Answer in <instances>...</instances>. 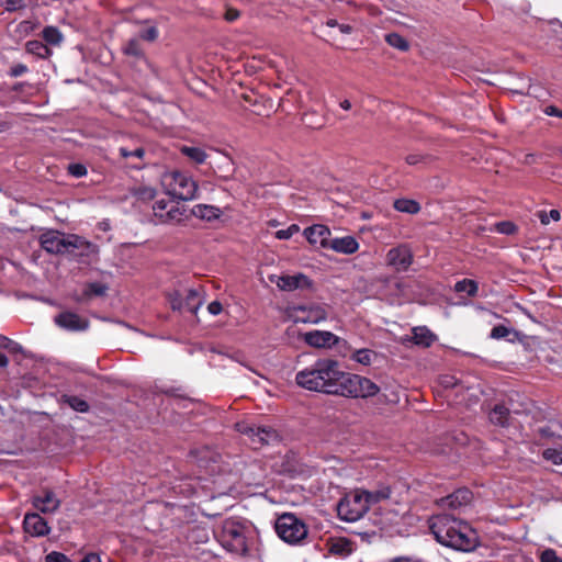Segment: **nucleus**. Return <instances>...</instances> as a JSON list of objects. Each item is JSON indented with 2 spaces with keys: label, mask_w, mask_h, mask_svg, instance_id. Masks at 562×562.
<instances>
[{
  "label": "nucleus",
  "mask_w": 562,
  "mask_h": 562,
  "mask_svg": "<svg viewBox=\"0 0 562 562\" xmlns=\"http://www.w3.org/2000/svg\"><path fill=\"white\" fill-rule=\"evenodd\" d=\"M218 541L227 551L245 553L247 551L246 527L234 518L224 520Z\"/></svg>",
  "instance_id": "39448f33"
},
{
  "label": "nucleus",
  "mask_w": 562,
  "mask_h": 562,
  "mask_svg": "<svg viewBox=\"0 0 562 562\" xmlns=\"http://www.w3.org/2000/svg\"><path fill=\"white\" fill-rule=\"evenodd\" d=\"M192 213L194 216L205 220V221H213V220L218 218L222 215L221 209H218L214 205H206V204L194 205L192 209Z\"/></svg>",
  "instance_id": "5701e85b"
},
{
  "label": "nucleus",
  "mask_w": 562,
  "mask_h": 562,
  "mask_svg": "<svg viewBox=\"0 0 562 562\" xmlns=\"http://www.w3.org/2000/svg\"><path fill=\"white\" fill-rule=\"evenodd\" d=\"M413 262V254L407 245H400L391 248L386 254L389 267L401 272L406 271Z\"/></svg>",
  "instance_id": "f8f14e48"
},
{
  "label": "nucleus",
  "mask_w": 562,
  "mask_h": 562,
  "mask_svg": "<svg viewBox=\"0 0 562 562\" xmlns=\"http://www.w3.org/2000/svg\"><path fill=\"white\" fill-rule=\"evenodd\" d=\"M161 183L167 193L176 199L191 201L199 198L196 181L186 172H166L161 177Z\"/></svg>",
  "instance_id": "20e7f679"
},
{
  "label": "nucleus",
  "mask_w": 562,
  "mask_h": 562,
  "mask_svg": "<svg viewBox=\"0 0 562 562\" xmlns=\"http://www.w3.org/2000/svg\"><path fill=\"white\" fill-rule=\"evenodd\" d=\"M45 562H72L67 555L64 553L52 551L45 557Z\"/></svg>",
  "instance_id": "c03bdc74"
},
{
  "label": "nucleus",
  "mask_w": 562,
  "mask_h": 562,
  "mask_svg": "<svg viewBox=\"0 0 562 562\" xmlns=\"http://www.w3.org/2000/svg\"><path fill=\"white\" fill-rule=\"evenodd\" d=\"M543 459L552 462L555 465L562 464V449L549 448L542 452Z\"/></svg>",
  "instance_id": "e433bc0d"
},
{
  "label": "nucleus",
  "mask_w": 562,
  "mask_h": 562,
  "mask_svg": "<svg viewBox=\"0 0 562 562\" xmlns=\"http://www.w3.org/2000/svg\"><path fill=\"white\" fill-rule=\"evenodd\" d=\"M26 50H27V53L35 55L37 57H41V58H46L52 53L46 44H44L37 40L29 41L26 43Z\"/></svg>",
  "instance_id": "c85d7f7f"
},
{
  "label": "nucleus",
  "mask_w": 562,
  "mask_h": 562,
  "mask_svg": "<svg viewBox=\"0 0 562 562\" xmlns=\"http://www.w3.org/2000/svg\"><path fill=\"white\" fill-rule=\"evenodd\" d=\"M339 31L342 33V34H351L353 29L351 25L349 24H344V23H339V26H338Z\"/></svg>",
  "instance_id": "bf43d9fd"
},
{
  "label": "nucleus",
  "mask_w": 562,
  "mask_h": 562,
  "mask_svg": "<svg viewBox=\"0 0 562 562\" xmlns=\"http://www.w3.org/2000/svg\"><path fill=\"white\" fill-rule=\"evenodd\" d=\"M8 363H9L8 357L4 353L0 352V368L7 367Z\"/></svg>",
  "instance_id": "680f3d73"
},
{
  "label": "nucleus",
  "mask_w": 562,
  "mask_h": 562,
  "mask_svg": "<svg viewBox=\"0 0 562 562\" xmlns=\"http://www.w3.org/2000/svg\"><path fill=\"white\" fill-rule=\"evenodd\" d=\"M27 71V67L23 64H18L15 66H13L10 70V75L12 77H20L22 76L23 74H25Z\"/></svg>",
  "instance_id": "864d4df0"
},
{
  "label": "nucleus",
  "mask_w": 562,
  "mask_h": 562,
  "mask_svg": "<svg viewBox=\"0 0 562 562\" xmlns=\"http://www.w3.org/2000/svg\"><path fill=\"white\" fill-rule=\"evenodd\" d=\"M32 505L43 514H54L60 507V499L50 490H43L32 497Z\"/></svg>",
  "instance_id": "dca6fc26"
},
{
  "label": "nucleus",
  "mask_w": 562,
  "mask_h": 562,
  "mask_svg": "<svg viewBox=\"0 0 562 562\" xmlns=\"http://www.w3.org/2000/svg\"><path fill=\"white\" fill-rule=\"evenodd\" d=\"M559 117H560V119H562V110H561V112H560V116H559Z\"/></svg>",
  "instance_id": "774afa93"
},
{
  "label": "nucleus",
  "mask_w": 562,
  "mask_h": 562,
  "mask_svg": "<svg viewBox=\"0 0 562 562\" xmlns=\"http://www.w3.org/2000/svg\"><path fill=\"white\" fill-rule=\"evenodd\" d=\"M41 245L50 254H63L66 251L65 235L59 232L49 231L42 234Z\"/></svg>",
  "instance_id": "6ab92c4d"
},
{
  "label": "nucleus",
  "mask_w": 562,
  "mask_h": 562,
  "mask_svg": "<svg viewBox=\"0 0 562 562\" xmlns=\"http://www.w3.org/2000/svg\"><path fill=\"white\" fill-rule=\"evenodd\" d=\"M0 348L7 349L11 352H20L22 350L21 345L11 340L10 338L0 334Z\"/></svg>",
  "instance_id": "ea45409f"
},
{
  "label": "nucleus",
  "mask_w": 562,
  "mask_h": 562,
  "mask_svg": "<svg viewBox=\"0 0 562 562\" xmlns=\"http://www.w3.org/2000/svg\"><path fill=\"white\" fill-rule=\"evenodd\" d=\"M67 403L69 404V406L71 408H74L75 411L80 412V413H85L89 409L88 403L77 396L68 397Z\"/></svg>",
  "instance_id": "58836bf2"
},
{
  "label": "nucleus",
  "mask_w": 562,
  "mask_h": 562,
  "mask_svg": "<svg viewBox=\"0 0 562 562\" xmlns=\"http://www.w3.org/2000/svg\"><path fill=\"white\" fill-rule=\"evenodd\" d=\"M276 532L289 544H300L307 537L306 525L293 514H283L276 521Z\"/></svg>",
  "instance_id": "0eeeda50"
},
{
  "label": "nucleus",
  "mask_w": 562,
  "mask_h": 562,
  "mask_svg": "<svg viewBox=\"0 0 562 562\" xmlns=\"http://www.w3.org/2000/svg\"><path fill=\"white\" fill-rule=\"evenodd\" d=\"M477 289V283L470 279L458 281L454 285L457 292H465L469 296L476 295Z\"/></svg>",
  "instance_id": "473e14b6"
},
{
  "label": "nucleus",
  "mask_w": 562,
  "mask_h": 562,
  "mask_svg": "<svg viewBox=\"0 0 562 562\" xmlns=\"http://www.w3.org/2000/svg\"><path fill=\"white\" fill-rule=\"evenodd\" d=\"M386 43L400 50H407L408 49V43L407 41L397 33H390L385 36Z\"/></svg>",
  "instance_id": "72a5a7b5"
},
{
  "label": "nucleus",
  "mask_w": 562,
  "mask_h": 562,
  "mask_svg": "<svg viewBox=\"0 0 562 562\" xmlns=\"http://www.w3.org/2000/svg\"><path fill=\"white\" fill-rule=\"evenodd\" d=\"M0 4L7 10H16L22 7L23 0H0Z\"/></svg>",
  "instance_id": "3c124183"
},
{
  "label": "nucleus",
  "mask_w": 562,
  "mask_h": 562,
  "mask_svg": "<svg viewBox=\"0 0 562 562\" xmlns=\"http://www.w3.org/2000/svg\"><path fill=\"white\" fill-rule=\"evenodd\" d=\"M288 315L294 323L317 325L327 319L328 312L323 304L293 305Z\"/></svg>",
  "instance_id": "6e6552de"
},
{
  "label": "nucleus",
  "mask_w": 562,
  "mask_h": 562,
  "mask_svg": "<svg viewBox=\"0 0 562 562\" xmlns=\"http://www.w3.org/2000/svg\"><path fill=\"white\" fill-rule=\"evenodd\" d=\"M66 251L69 248L81 249L83 254L90 255L98 252V247L78 235H65Z\"/></svg>",
  "instance_id": "412c9836"
},
{
  "label": "nucleus",
  "mask_w": 562,
  "mask_h": 562,
  "mask_svg": "<svg viewBox=\"0 0 562 562\" xmlns=\"http://www.w3.org/2000/svg\"><path fill=\"white\" fill-rule=\"evenodd\" d=\"M123 52L126 55L139 57L143 55V49L140 47V43L138 38L130 40L125 46L123 47Z\"/></svg>",
  "instance_id": "f704fd0d"
},
{
  "label": "nucleus",
  "mask_w": 562,
  "mask_h": 562,
  "mask_svg": "<svg viewBox=\"0 0 562 562\" xmlns=\"http://www.w3.org/2000/svg\"><path fill=\"white\" fill-rule=\"evenodd\" d=\"M329 552L331 554L347 557L353 552V543L347 538H339L330 544Z\"/></svg>",
  "instance_id": "a878e982"
},
{
  "label": "nucleus",
  "mask_w": 562,
  "mask_h": 562,
  "mask_svg": "<svg viewBox=\"0 0 562 562\" xmlns=\"http://www.w3.org/2000/svg\"><path fill=\"white\" fill-rule=\"evenodd\" d=\"M54 322L58 327L69 331H83L89 327L88 318L70 311L59 313Z\"/></svg>",
  "instance_id": "4468645a"
},
{
  "label": "nucleus",
  "mask_w": 562,
  "mask_h": 562,
  "mask_svg": "<svg viewBox=\"0 0 562 562\" xmlns=\"http://www.w3.org/2000/svg\"><path fill=\"white\" fill-rule=\"evenodd\" d=\"M207 311L210 314L212 315H218L222 313L223 311V306H222V303L218 302V301H213L211 302L209 305H207Z\"/></svg>",
  "instance_id": "603ef678"
},
{
  "label": "nucleus",
  "mask_w": 562,
  "mask_h": 562,
  "mask_svg": "<svg viewBox=\"0 0 562 562\" xmlns=\"http://www.w3.org/2000/svg\"><path fill=\"white\" fill-rule=\"evenodd\" d=\"M429 527L436 540L446 547L471 551L476 546V533L470 525L450 515L431 517Z\"/></svg>",
  "instance_id": "f257e3e1"
},
{
  "label": "nucleus",
  "mask_w": 562,
  "mask_h": 562,
  "mask_svg": "<svg viewBox=\"0 0 562 562\" xmlns=\"http://www.w3.org/2000/svg\"><path fill=\"white\" fill-rule=\"evenodd\" d=\"M540 562H562V558L558 555L555 550L549 548L541 552Z\"/></svg>",
  "instance_id": "79ce46f5"
},
{
  "label": "nucleus",
  "mask_w": 562,
  "mask_h": 562,
  "mask_svg": "<svg viewBox=\"0 0 562 562\" xmlns=\"http://www.w3.org/2000/svg\"><path fill=\"white\" fill-rule=\"evenodd\" d=\"M495 228L498 233L502 234H513L515 232V225L512 222H499L495 225Z\"/></svg>",
  "instance_id": "49530a36"
},
{
  "label": "nucleus",
  "mask_w": 562,
  "mask_h": 562,
  "mask_svg": "<svg viewBox=\"0 0 562 562\" xmlns=\"http://www.w3.org/2000/svg\"><path fill=\"white\" fill-rule=\"evenodd\" d=\"M236 428L240 434L247 436L250 439L251 445L255 447L269 443L271 440L277 438L276 431L270 427L238 423L236 424Z\"/></svg>",
  "instance_id": "9d476101"
},
{
  "label": "nucleus",
  "mask_w": 562,
  "mask_h": 562,
  "mask_svg": "<svg viewBox=\"0 0 562 562\" xmlns=\"http://www.w3.org/2000/svg\"><path fill=\"white\" fill-rule=\"evenodd\" d=\"M144 154H145V150L142 147H138L134 150H128L125 147L120 148V155L125 159L131 158V157H136V158L142 159Z\"/></svg>",
  "instance_id": "37998d69"
},
{
  "label": "nucleus",
  "mask_w": 562,
  "mask_h": 562,
  "mask_svg": "<svg viewBox=\"0 0 562 562\" xmlns=\"http://www.w3.org/2000/svg\"><path fill=\"white\" fill-rule=\"evenodd\" d=\"M359 243L353 236L331 238L329 248L338 254L352 255L359 250Z\"/></svg>",
  "instance_id": "aec40b11"
},
{
  "label": "nucleus",
  "mask_w": 562,
  "mask_h": 562,
  "mask_svg": "<svg viewBox=\"0 0 562 562\" xmlns=\"http://www.w3.org/2000/svg\"><path fill=\"white\" fill-rule=\"evenodd\" d=\"M307 241L313 246H318L324 249H328L330 245V229L322 224H315L306 227L303 232Z\"/></svg>",
  "instance_id": "f3484780"
},
{
  "label": "nucleus",
  "mask_w": 562,
  "mask_h": 562,
  "mask_svg": "<svg viewBox=\"0 0 562 562\" xmlns=\"http://www.w3.org/2000/svg\"><path fill=\"white\" fill-rule=\"evenodd\" d=\"M390 497L389 490H381L376 492H367L366 491V499H368V508L370 505L381 502L382 499H386Z\"/></svg>",
  "instance_id": "c9c22d12"
},
{
  "label": "nucleus",
  "mask_w": 562,
  "mask_h": 562,
  "mask_svg": "<svg viewBox=\"0 0 562 562\" xmlns=\"http://www.w3.org/2000/svg\"><path fill=\"white\" fill-rule=\"evenodd\" d=\"M42 36H43L44 41L46 42V44L54 45V46H58L63 42V38H64L61 32L55 26H46L42 31Z\"/></svg>",
  "instance_id": "c756f323"
},
{
  "label": "nucleus",
  "mask_w": 562,
  "mask_h": 562,
  "mask_svg": "<svg viewBox=\"0 0 562 562\" xmlns=\"http://www.w3.org/2000/svg\"><path fill=\"white\" fill-rule=\"evenodd\" d=\"M299 231H300L299 225L292 224L285 229H280V231L276 232V238H278L280 240L290 239Z\"/></svg>",
  "instance_id": "a19ab883"
},
{
  "label": "nucleus",
  "mask_w": 562,
  "mask_h": 562,
  "mask_svg": "<svg viewBox=\"0 0 562 562\" xmlns=\"http://www.w3.org/2000/svg\"><path fill=\"white\" fill-rule=\"evenodd\" d=\"M509 411L504 405H496L490 413V420L499 426L507 424Z\"/></svg>",
  "instance_id": "7c9ffc66"
},
{
  "label": "nucleus",
  "mask_w": 562,
  "mask_h": 562,
  "mask_svg": "<svg viewBox=\"0 0 562 562\" xmlns=\"http://www.w3.org/2000/svg\"><path fill=\"white\" fill-rule=\"evenodd\" d=\"M237 16H238V13L237 12H232V11H228L227 15H226L227 20H231V21L236 19Z\"/></svg>",
  "instance_id": "69168bd1"
},
{
  "label": "nucleus",
  "mask_w": 562,
  "mask_h": 562,
  "mask_svg": "<svg viewBox=\"0 0 562 562\" xmlns=\"http://www.w3.org/2000/svg\"><path fill=\"white\" fill-rule=\"evenodd\" d=\"M105 290H106V288L101 285V284L94 283V284L90 285V292L95 294V295L104 294Z\"/></svg>",
  "instance_id": "4d7b16f0"
},
{
  "label": "nucleus",
  "mask_w": 562,
  "mask_h": 562,
  "mask_svg": "<svg viewBox=\"0 0 562 562\" xmlns=\"http://www.w3.org/2000/svg\"><path fill=\"white\" fill-rule=\"evenodd\" d=\"M340 106H341V109H344V110H350V108H351V103H350V101H349V100H344V101H341V102H340Z\"/></svg>",
  "instance_id": "0e129e2a"
},
{
  "label": "nucleus",
  "mask_w": 562,
  "mask_h": 562,
  "mask_svg": "<svg viewBox=\"0 0 562 562\" xmlns=\"http://www.w3.org/2000/svg\"><path fill=\"white\" fill-rule=\"evenodd\" d=\"M326 25L329 26V27H338L339 23L335 19H329V20L326 21Z\"/></svg>",
  "instance_id": "e2e57ef3"
},
{
  "label": "nucleus",
  "mask_w": 562,
  "mask_h": 562,
  "mask_svg": "<svg viewBox=\"0 0 562 562\" xmlns=\"http://www.w3.org/2000/svg\"><path fill=\"white\" fill-rule=\"evenodd\" d=\"M68 170L72 176L77 178L83 177L87 173V168L81 164L69 165Z\"/></svg>",
  "instance_id": "de8ad7c7"
},
{
  "label": "nucleus",
  "mask_w": 562,
  "mask_h": 562,
  "mask_svg": "<svg viewBox=\"0 0 562 562\" xmlns=\"http://www.w3.org/2000/svg\"><path fill=\"white\" fill-rule=\"evenodd\" d=\"M269 281L274 283L281 291H294L299 289H310L312 286L311 279L304 273L293 276H269Z\"/></svg>",
  "instance_id": "9b49d317"
},
{
  "label": "nucleus",
  "mask_w": 562,
  "mask_h": 562,
  "mask_svg": "<svg viewBox=\"0 0 562 562\" xmlns=\"http://www.w3.org/2000/svg\"><path fill=\"white\" fill-rule=\"evenodd\" d=\"M158 36V31L155 26H150L139 33V37L146 41H155Z\"/></svg>",
  "instance_id": "09e8293b"
},
{
  "label": "nucleus",
  "mask_w": 562,
  "mask_h": 562,
  "mask_svg": "<svg viewBox=\"0 0 562 562\" xmlns=\"http://www.w3.org/2000/svg\"><path fill=\"white\" fill-rule=\"evenodd\" d=\"M337 374L338 362L329 358H321L312 366L297 371L295 383L307 391L331 394Z\"/></svg>",
  "instance_id": "f03ea898"
},
{
  "label": "nucleus",
  "mask_w": 562,
  "mask_h": 562,
  "mask_svg": "<svg viewBox=\"0 0 562 562\" xmlns=\"http://www.w3.org/2000/svg\"><path fill=\"white\" fill-rule=\"evenodd\" d=\"M303 341L315 349H333L335 347H347L345 339L329 330L314 329L302 334Z\"/></svg>",
  "instance_id": "1a4fd4ad"
},
{
  "label": "nucleus",
  "mask_w": 562,
  "mask_h": 562,
  "mask_svg": "<svg viewBox=\"0 0 562 562\" xmlns=\"http://www.w3.org/2000/svg\"><path fill=\"white\" fill-rule=\"evenodd\" d=\"M79 562H102L101 558L97 553H87L82 557V559Z\"/></svg>",
  "instance_id": "6e6d98bb"
},
{
  "label": "nucleus",
  "mask_w": 562,
  "mask_h": 562,
  "mask_svg": "<svg viewBox=\"0 0 562 562\" xmlns=\"http://www.w3.org/2000/svg\"><path fill=\"white\" fill-rule=\"evenodd\" d=\"M379 391L380 387L370 379L359 374L344 372L338 368V374L336 375L331 394L352 398H366L374 396Z\"/></svg>",
  "instance_id": "7ed1b4c3"
},
{
  "label": "nucleus",
  "mask_w": 562,
  "mask_h": 562,
  "mask_svg": "<svg viewBox=\"0 0 562 562\" xmlns=\"http://www.w3.org/2000/svg\"><path fill=\"white\" fill-rule=\"evenodd\" d=\"M394 209L402 213L416 214L420 211V205L415 200L398 199L394 201Z\"/></svg>",
  "instance_id": "cd10ccee"
},
{
  "label": "nucleus",
  "mask_w": 562,
  "mask_h": 562,
  "mask_svg": "<svg viewBox=\"0 0 562 562\" xmlns=\"http://www.w3.org/2000/svg\"><path fill=\"white\" fill-rule=\"evenodd\" d=\"M391 562H409L408 559L405 558H395Z\"/></svg>",
  "instance_id": "338daca9"
},
{
  "label": "nucleus",
  "mask_w": 562,
  "mask_h": 562,
  "mask_svg": "<svg viewBox=\"0 0 562 562\" xmlns=\"http://www.w3.org/2000/svg\"><path fill=\"white\" fill-rule=\"evenodd\" d=\"M183 301L184 311L190 312L192 314H196L201 305L203 304L201 293L196 289H190Z\"/></svg>",
  "instance_id": "393cba45"
},
{
  "label": "nucleus",
  "mask_w": 562,
  "mask_h": 562,
  "mask_svg": "<svg viewBox=\"0 0 562 562\" xmlns=\"http://www.w3.org/2000/svg\"><path fill=\"white\" fill-rule=\"evenodd\" d=\"M366 491L355 490L346 494L337 505V514L341 520L353 522L368 512Z\"/></svg>",
  "instance_id": "423d86ee"
},
{
  "label": "nucleus",
  "mask_w": 562,
  "mask_h": 562,
  "mask_svg": "<svg viewBox=\"0 0 562 562\" xmlns=\"http://www.w3.org/2000/svg\"><path fill=\"white\" fill-rule=\"evenodd\" d=\"M411 340L417 346L430 347L436 340V335L426 326H418L413 328Z\"/></svg>",
  "instance_id": "4be33fe9"
},
{
  "label": "nucleus",
  "mask_w": 562,
  "mask_h": 562,
  "mask_svg": "<svg viewBox=\"0 0 562 562\" xmlns=\"http://www.w3.org/2000/svg\"><path fill=\"white\" fill-rule=\"evenodd\" d=\"M509 335V329L506 326H495L491 331V337L494 339L506 338Z\"/></svg>",
  "instance_id": "a18cd8bd"
},
{
  "label": "nucleus",
  "mask_w": 562,
  "mask_h": 562,
  "mask_svg": "<svg viewBox=\"0 0 562 562\" xmlns=\"http://www.w3.org/2000/svg\"><path fill=\"white\" fill-rule=\"evenodd\" d=\"M538 217L542 225H548L551 220L558 222L561 218V214L558 210H551L549 213L540 211Z\"/></svg>",
  "instance_id": "4c0bfd02"
},
{
  "label": "nucleus",
  "mask_w": 562,
  "mask_h": 562,
  "mask_svg": "<svg viewBox=\"0 0 562 562\" xmlns=\"http://www.w3.org/2000/svg\"><path fill=\"white\" fill-rule=\"evenodd\" d=\"M153 212L160 223L180 222L183 216V212L178 205L165 199L157 200L154 203Z\"/></svg>",
  "instance_id": "ddd939ff"
},
{
  "label": "nucleus",
  "mask_w": 562,
  "mask_h": 562,
  "mask_svg": "<svg viewBox=\"0 0 562 562\" xmlns=\"http://www.w3.org/2000/svg\"><path fill=\"white\" fill-rule=\"evenodd\" d=\"M183 302H184V301H183L182 299H180V297H179V295L177 294V295H175V296L171 299V301H170V303H171V307H172L173 310L184 311Z\"/></svg>",
  "instance_id": "5fc2aeb1"
},
{
  "label": "nucleus",
  "mask_w": 562,
  "mask_h": 562,
  "mask_svg": "<svg viewBox=\"0 0 562 562\" xmlns=\"http://www.w3.org/2000/svg\"><path fill=\"white\" fill-rule=\"evenodd\" d=\"M472 499V492L469 488L463 487L440 498L437 504L443 509H460L471 504Z\"/></svg>",
  "instance_id": "2eb2a0df"
},
{
  "label": "nucleus",
  "mask_w": 562,
  "mask_h": 562,
  "mask_svg": "<svg viewBox=\"0 0 562 562\" xmlns=\"http://www.w3.org/2000/svg\"><path fill=\"white\" fill-rule=\"evenodd\" d=\"M406 161L409 165H416L419 161V157L417 155H409L406 157Z\"/></svg>",
  "instance_id": "052dcab7"
},
{
  "label": "nucleus",
  "mask_w": 562,
  "mask_h": 562,
  "mask_svg": "<svg viewBox=\"0 0 562 562\" xmlns=\"http://www.w3.org/2000/svg\"><path fill=\"white\" fill-rule=\"evenodd\" d=\"M560 112H561V110H559L557 106H553V105L547 106L544 110V113L547 115L557 116V117L560 116Z\"/></svg>",
  "instance_id": "13d9d810"
},
{
  "label": "nucleus",
  "mask_w": 562,
  "mask_h": 562,
  "mask_svg": "<svg viewBox=\"0 0 562 562\" xmlns=\"http://www.w3.org/2000/svg\"><path fill=\"white\" fill-rule=\"evenodd\" d=\"M440 384L445 389H453L458 385V380L452 375H443L440 378Z\"/></svg>",
  "instance_id": "8fccbe9b"
},
{
  "label": "nucleus",
  "mask_w": 562,
  "mask_h": 562,
  "mask_svg": "<svg viewBox=\"0 0 562 562\" xmlns=\"http://www.w3.org/2000/svg\"><path fill=\"white\" fill-rule=\"evenodd\" d=\"M23 528L32 537L46 536L50 530L47 521L37 513H27L24 516Z\"/></svg>",
  "instance_id": "a211bd4d"
},
{
  "label": "nucleus",
  "mask_w": 562,
  "mask_h": 562,
  "mask_svg": "<svg viewBox=\"0 0 562 562\" xmlns=\"http://www.w3.org/2000/svg\"><path fill=\"white\" fill-rule=\"evenodd\" d=\"M180 151L193 162L201 165L205 162L207 154L201 147L182 146Z\"/></svg>",
  "instance_id": "bb28decb"
},
{
  "label": "nucleus",
  "mask_w": 562,
  "mask_h": 562,
  "mask_svg": "<svg viewBox=\"0 0 562 562\" xmlns=\"http://www.w3.org/2000/svg\"><path fill=\"white\" fill-rule=\"evenodd\" d=\"M131 193H132V196L135 199V201L142 202V203H147L149 201H153L157 195V191L154 187L145 186V184H139V186L134 187L131 190Z\"/></svg>",
  "instance_id": "b1692460"
},
{
  "label": "nucleus",
  "mask_w": 562,
  "mask_h": 562,
  "mask_svg": "<svg viewBox=\"0 0 562 562\" xmlns=\"http://www.w3.org/2000/svg\"><path fill=\"white\" fill-rule=\"evenodd\" d=\"M375 357L376 353L370 349H359L352 353L351 359L360 364L370 366Z\"/></svg>",
  "instance_id": "2f4dec72"
}]
</instances>
